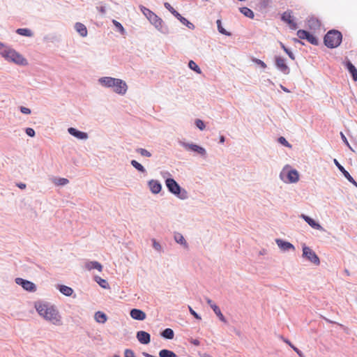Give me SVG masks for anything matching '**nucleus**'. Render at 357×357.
<instances>
[{"label": "nucleus", "instance_id": "obj_1", "mask_svg": "<svg viewBox=\"0 0 357 357\" xmlns=\"http://www.w3.org/2000/svg\"><path fill=\"white\" fill-rule=\"evenodd\" d=\"M35 308L40 317L51 324L60 326L62 324L61 317L56 307L50 303L38 301Z\"/></svg>", "mask_w": 357, "mask_h": 357}, {"label": "nucleus", "instance_id": "obj_2", "mask_svg": "<svg viewBox=\"0 0 357 357\" xmlns=\"http://www.w3.org/2000/svg\"><path fill=\"white\" fill-rule=\"evenodd\" d=\"M0 54L7 61L13 62L17 65L26 66L27 61L20 54L13 49L6 47L3 43H0Z\"/></svg>", "mask_w": 357, "mask_h": 357}, {"label": "nucleus", "instance_id": "obj_3", "mask_svg": "<svg viewBox=\"0 0 357 357\" xmlns=\"http://www.w3.org/2000/svg\"><path fill=\"white\" fill-rule=\"evenodd\" d=\"M165 185L169 192L176 195L178 198L185 200L188 198V192L182 188L179 184L172 178H167Z\"/></svg>", "mask_w": 357, "mask_h": 357}, {"label": "nucleus", "instance_id": "obj_4", "mask_svg": "<svg viewBox=\"0 0 357 357\" xmlns=\"http://www.w3.org/2000/svg\"><path fill=\"white\" fill-rule=\"evenodd\" d=\"M280 178L285 183H295L299 180V174L296 169L287 165L280 172Z\"/></svg>", "mask_w": 357, "mask_h": 357}, {"label": "nucleus", "instance_id": "obj_5", "mask_svg": "<svg viewBox=\"0 0 357 357\" xmlns=\"http://www.w3.org/2000/svg\"><path fill=\"white\" fill-rule=\"evenodd\" d=\"M342 40L341 32L337 30L329 31L324 36V43L329 48L338 47Z\"/></svg>", "mask_w": 357, "mask_h": 357}, {"label": "nucleus", "instance_id": "obj_6", "mask_svg": "<svg viewBox=\"0 0 357 357\" xmlns=\"http://www.w3.org/2000/svg\"><path fill=\"white\" fill-rule=\"evenodd\" d=\"M142 13L146 17L149 21L158 30H162L163 22L161 18L156 15L149 8L143 6H139Z\"/></svg>", "mask_w": 357, "mask_h": 357}, {"label": "nucleus", "instance_id": "obj_7", "mask_svg": "<svg viewBox=\"0 0 357 357\" xmlns=\"http://www.w3.org/2000/svg\"><path fill=\"white\" fill-rule=\"evenodd\" d=\"M303 257L315 265H319L320 260L317 255L306 245L303 246Z\"/></svg>", "mask_w": 357, "mask_h": 357}, {"label": "nucleus", "instance_id": "obj_8", "mask_svg": "<svg viewBox=\"0 0 357 357\" xmlns=\"http://www.w3.org/2000/svg\"><path fill=\"white\" fill-rule=\"evenodd\" d=\"M15 283L18 285H20L24 290L27 291L34 292L36 291V284L29 280H26L21 278H15Z\"/></svg>", "mask_w": 357, "mask_h": 357}, {"label": "nucleus", "instance_id": "obj_9", "mask_svg": "<svg viewBox=\"0 0 357 357\" xmlns=\"http://www.w3.org/2000/svg\"><path fill=\"white\" fill-rule=\"evenodd\" d=\"M165 7L170 11L176 17H177L181 22L186 25L188 28L191 29L193 27V24L190 23L187 19L182 17L169 3L166 2L164 3Z\"/></svg>", "mask_w": 357, "mask_h": 357}, {"label": "nucleus", "instance_id": "obj_10", "mask_svg": "<svg viewBox=\"0 0 357 357\" xmlns=\"http://www.w3.org/2000/svg\"><path fill=\"white\" fill-rule=\"evenodd\" d=\"M297 36L300 39L307 40L312 45L318 44L317 38L307 31L298 30L297 31Z\"/></svg>", "mask_w": 357, "mask_h": 357}, {"label": "nucleus", "instance_id": "obj_11", "mask_svg": "<svg viewBox=\"0 0 357 357\" xmlns=\"http://www.w3.org/2000/svg\"><path fill=\"white\" fill-rule=\"evenodd\" d=\"M112 88H113V91L115 93H116L118 94H121V95H124L127 91L128 86H127L126 83L124 81H123L122 79H116L115 83L113 85Z\"/></svg>", "mask_w": 357, "mask_h": 357}, {"label": "nucleus", "instance_id": "obj_12", "mask_svg": "<svg viewBox=\"0 0 357 357\" xmlns=\"http://www.w3.org/2000/svg\"><path fill=\"white\" fill-rule=\"evenodd\" d=\"M205 300L207 303V304L211 307V309L213 310L214 313L216 314V316L219 318V319L224 322L227 323V319H225V316L221 312L220 309L219 307L213 302L211 299H210L208 297L205 298Z\"/></svg>", "mask_w": 357, "mask_h": 357}, {"label": "nucleus", "instance_id": "obj_13", "mask_svg": "<svg viewBox=\"0 0 357 357\" xmlns=\"http://www.w3.org/2000/svg\"><path fill=\"white\" fill-rule=\"evenodd\" d=\"M282 20L289 25L290 29L294 30L296 29L297 24L294 22V17L292 16L291 11L284 12L282 15Z\"/></svg>", "mask_w": 357, "mask_h": 357}, {"label": "nucleus", "instance_id": "obj_14", "mask_svg": "<svg viewBox=\"0 0 357 357\" xmlns=\"http://www.w3.org/2000/svg\"><path fill=\"white\" fill-rule=\"evenodd\" d=\"M335 165L338 168V169L343 174L344 177L353 185L357 187L356 181L353 178V177L350 175V174L344 169V167L335 159L333 160Z\"/></svg>", "mask_w": 357, "mask_h": 357}, {"label": "nucleus", "instance_id": "obj_15", "mask_svg": "<svg viewBox=\"0 0 357 357\" xmlns=\"http://www.w3.org/2000/svg\"><path fill=\"white\" fill-rule=\"evenodd\" d=\"M136 337L137 340L143 344H148L151 342V335L149 333L144 331H139L137 332Z\"/></svg>", "mask_w": 357, "mask_h": 357}, {"label": "nucleus", "instance_id": "obj_16", "mask_svg": "<svg viewBox=\"0 0 357 357\" xmlns=\"http://www.w3.org/2000/svg\"><path fill=\"white\" fill-rule=\"evenodd\" d=\"M275 64L277 68L284 74H288L289 73V69L286 64L285 59L284 58L281 56H276Z\"/></svg>", "mask_w": 357, "mask_h": 357}, {"label": "nucleus", "instance_id": "obj_17", "mask_svg": "<svg viewBox=\"0 0 357 357\" xmlns=\"http://www.w3.org/2000/svg\"><path fill=\"white\" fill-rule=\"evenodd\" d=\"M275 242H276V244L278 245V246L279 247V248L284 252L289 251L290 250H291L293 251L295 250V247L294 246L293 244H291L289 242L284 241H283L282 239H279V238L276 239Z\"/></svg>", "mask_w": 357, "mask_h": 357}, {"label": "nucleus", "instance_id": "obj_18", "mask_svg": "<svg viewBox=\"0 0 357 357\" xmlns=\"http://www.w3.org/2000/svg\"><path fill=\"white\" fill-rule=\"evenodd\" d=\"M148 185L153 194H158L162 190V185L158 180H150L148 182Z\"/></svg>", "mask_w": 357, "mask_h": 357}, {"label": "nucleus", "instance_id": "obj_19", "mask_svg": "<svg viewBox=\"0 0 357 357\" xmlns=\"http://www.w3.org/2000/svg\"><path fill=\"white\" fill-rule=\"evenodd\" d=\"M130 317L135 320L143 321L146 319V313L139 309H132L130 312Z\"/></svg>", "mask_w": 357, "mask_h": 357}, {"label": "nucleus", "instance_id": "obj_20", "mask_svg": "<svg viewBox=\"0 0 357 357\" xmlns=\"http://www.w3.org/2000/svg\"><path fill=\"white\" fill-rule=\"evenodd\" d=\"M183 145H184V147L185 148V149H187V150L196 152L200 155H204L206 153L205 149L198 145L193 144H184Z\"/></svg>", "mask_w": 357, "mask_h": 357}, {"label": "nucleus", "instance_id": "obj_21", "mask_svg": "<svg viewBox=\"0 0 357 357\" xmlns=\"http://www.w3.org/2000/svg\"><path fill=\"white\" fill-rule=\"evenodd\" d=\"M301 217L311 227L319 230L322 229V227L310 217L304 214Z\"/></svg>", "mask_w": 357, "mask_h": 357}, {"label": "nucleus", "instance_id": "obj_22", "mask_svg": "<svg viewBox=\"0 0 357 357\" xmlns=\"http://www.w3.org/2000/svg\"><path fill=\"white\" fill-rule=\"evenodd\" d=\"M68 132L77 139H85L88 137V135L86 132L79 131L74 128H68Z\"/></svg>", "mask_w": 357, "mask_h": 357}, {"label": "nucleus", "instance_id": "obj_23", "mask_svg": "<svg viewBox=\"0 0 357 357\" xmlns=\"http://www.w3.org/2000/svg\"><path fill=\"white\" fill-rule=\"evenodd\" d=\"M174 239L177 243L183 245L185 248H188V243L181 233L175 232L174 234Z\"/></svg>", "mask_w": 357, "mask_h": 357}, {"label": "nucleus", "instance_id": "obj_24", "mask_svg": "<svg viewBox=\"0 0 357 357\" xmlns=\"http://www.w3.org/2000/svg\"><path fill=\"white\" fill-rule=\"evenodd\" d=\"M116 78L110 77H102L99 79L100 83L105 87H113Z\"/></svg>", "mask_w": 357, "mask_h": 357}, {"label": "nucleus", "instance_id": "obj_25", "mask_svg": "<svg viewBox=\"0 0 357 357\" xmlns=\"http://www.w3.org/2000/svg\"><path fill=\"white\" fill-rule=\"evenodd\" d=\"M85 268L91 271L92 269H97L98 271L101 272L102 270V266L98 261H88L85 264Z\"/></svg>", "mask_w": 357, "mask_h": 357}, {"label": "nucleus", "instance_id": "obj_26", "mask_svg": "<svg viewBox=\"0 0 357 357\" xmlns=\"http://www.w3.org/2000/svg\"><path fill=\"white\" fill-rule=\"evenodd\" d=\"M94 319L98 323L105 324L107 320V317L105 313L98 311L95 313Z\"/></svg>", "mask_w": 357, "mask_h": 357}, {"label": "nucleus", "instance_id": "obj_27", "mask_svg": "<svg viewBox=\"0 0 357 357\" xmlns=\"http://www.w3.org/2000/svg\"><path fill=\"white\" fill-rule=\"evenodd\" d=\"M75 28L76 31L80 34L81 36L85 37L87 36V29L86 26L80 22L75 24Z\"/></svg>", "mask_w": 357, "mask_h": 357}, {"label": "nucleus", "instance_id": "obj_28", "mask_svg": "<svg viewBox=\"0 0 357 357\" xmlns=\"http://www.w3.org/2000/svg\"><path fill=\"white\" fill-rule=\"evenodd\" d=\"M346 66L351 74L353 79L357 81V69L356 67L349 61L346 63Z\"/></svg>", "mask_w": 357, "mask_h": 357}, {"label": "nucleus", "instance_id": "obj_29", "mask_svg": "<svg viewBox=\"0 0 357 357\" xmlns=\"http://www.w3.org/2000/svg\"><path fill=\"white\" fill-rule=\"evenodd\" d=\"M52 182L57 186H63L67 185L69 181L66 178L54 177L52 178Z\"/></svg>", "mask_w": 357, "mask_h": 357}, {"label": "nucleus", "instance_id": "obj_30", "mask_svg": "<svg viewBox=\"0 0 357 357\" xmlns=\"http://www.w3.org/2000/svg\"><path fill=\"white\" fill-rule=\"evenodd\" d=\"M59 290L61 294L67 296H71L73 293L72 288L63 284L59 285Z\"/></svg>", "mask_w": 357, "mask_h": 357}, {"label": "nucleus", "instance_id": "obj_31", "mask_svg": "<svg viewBox=\"0 0 357 357\" xmlns=\"http://www.w3.org/2000/svg\"><path fill=\"white\" fill-rule=\"evenodd\" d=\"M161 335L162 337L167 340H172L174 336V331L171 328H165L162 333Z\"/></svg>", "mask_w": 357, "mask_h": 357}, {"label": "nucleus", "instance_id": "obj_32", "mask_svg": "<svg viewBox=\"0 0 357 357\" xmlns=\"http://www.w3.org/2000/svg\"><path fill=\"white\" fill-rule=\"evenodd\" d=\"M158 354L160 357H177L174 351L166 349L160 350Z\"/></svg>", "mask_w": 357, "mask_h": 357}, {"label": "nucleus", "instance_id": "obj_33", "mask_svg": "<svg viewBox=\"0 0 357 357\" xmlns=\"http://www.w3.org/2000/svg\"><path fill=\"white\" fill-rule=\"evenodd\" d=\"M240 11L242 14H243L245 16L252 19L254 17V13L252 10L247 7H243L240 8Z\"/></svg>", "mask_w": 357, "mask_h": 357}, {"label": "nucleus", "instance_id": "obj_34", "mask_svg": "<svg viewBox=\"0 0 357 357\" xmlns=\"http://www.w3.org/2000/svg\"><path fill=\"white\" fill-rule=\"evenodd\" d=\"M281 338L283 340V341L284 342H286L287 344H288L293 349L295 352H296V354L300 356V357H303V352L299 350L297 347H296L295 346H294L291 342L285 338H284L283 337H281Z\"/></svg>", "mask_w": 357, "mask_h": 357}, {"label": "nucleus", "instance_id": "obj_35", "mask_svg": "<svg viewBox=\"0 0 357 357\" xmlns=\"http://www.w3.org/2000/svg\"><path fill=\"white\" fill-rule=\"evenodd\" d=\"M131 165L136 169H137L139 172H142V173H144L146 172V169L145 168L143 167L142 165H141L139 162H138L137 161L135 160H132L131 161Z\"/></svg>", "mask_w": 357, "mask_h": 357}, {"label": "nucleus", "instance_id": "obj_36", "mask_svg": "<svg viewBox=\"0 0 357 357\" xmlns=\"http://www.w3.org/2000/svg\"><path fill=\"white\" fill-rule=\"evenodd\" d=\"M16 32L21 36H32L31 31L28 29H17Z\"/></svg>", "mask_w": 357, "mask_h": 357}, {"label": "nucleus", "instance_id": "obj_37", "mask_svg": "<svg viewBox=\"0 0 357 357\" xmlns=\"http://www.w3.org/2000/svg\"><path fill=\"white\" fill-rule=\"evenodd\" d=\"M217 26H218V29L220 33H221L222 34H224V35H226V36H230V33L227 32L222 26V22H221V20H218L217 22Z\"/></svg>", "mask_w": 357, "mask_h": 357}, {"label": "nucleus", "instance_id": "obj_38", "mask_svg": "<svg viewBox=\"0 0 357 357\" xmlns=\"http://www.w3.org/2000/svg\"><path fill=\"white\" fill-rule=\"evenodd\" d=\"M188 66L190 69H192V70L195 71L197 73H202L199 67L193 61H190Z\"/></svg>", "mask_w": 357, "mask_h": 357}, {"label": "nucleus", "instance_id": "obj_39", "mask_svg": "<svg viewBox=\"0 0 357 357\" xmlns=\"http://www.w3.org/2000/svg\"><path fill=\"white\" fill-rule=\"evenodd\" d=\"M96 281L99 284V285L101 287L105 288V289L107 288L108 282L105 280L102 279L100 277H96Z\"/></svg>", "mask_w": 357, "mask_h": 357}, {"label": "nucleus", "instance_id": "obj_40", "mask_svg": "<svg viewBox=\"0 0 357 357\" xmlns=\"http://www.w3.org/2000/svg\"><path fill=\"white\" fill-rule=\"evenodd\" d=\"M152 243H153V248L158 252H161L162 251V246L158 242L156 241L155 239H152Z\"/></svg>", "mask_w": 357, "mask_h": 357}, {"label": "nucleus", "instance_id": "obj_41", "mask_svg": "<svg viewBox=\"0 0 357 357\" xmlns=\"http://www.w3.org/2000/svg\"><path fill=\"white\" fill-rule=\"evenodd\" d=\"M114 26L121 32L123 33L125 31L123 26L121 25V24L116 20H114L112 21Z\"/></svg>", "mask_w": 357, "mask_h": 357}, {"label": "nucleus", "instance_id": "obj_42", "mask_svg": "<svg viewBox=\"0 0 357 357\" xmlns=\"http://www.w3.org/2000/svg\"><path fill=\"white\" fill-rule=\"evenodd\" d=\"M124 357H135V355L132 350L126 349L124 351Z\"/></svg>", "mask_w": 357, "mask_h": 357}, {"label": "nucleus", "instance_id": "obj_43", "mask_svg": "<svg viewBox=\"0 0 357 357\" xmlns=\"http://www.w3.org/2000/svg\"><path fill=\"white\" fill-rule=\"evenodd\" d=\"M195 124L197 127L199 128L201 130H203L205 128L204 123L200 119H197L195 121Z\"/></svg>", "mask_w": 357, "mask_h": 357}, {"label": "nucleus", "instance_id": "obj_44", "mask_svg": "<svg viewBox=\"0 0 357 357\" xmlns=\"http://www.w3.org/2000/svg\"><path fill=\"white\" fill-rule=\"evenodd\" d=\"M189 312L190 313L197 319L200 320L202 318L201 317L190 307L188 306Z\"/></svg>", "mask_w": 357, "mask_h": 357}, {"label": "nucleus", "instance_id": "obj_45", "mask_svg": "<svg viewBox=\"0 0 357 357\" xmlns=\"http://www.w3.org/2000/svg\"><path fill=\"white\" fill-rule=\"evenodd\" d=\"M253 61L255 63L259 65L261 68H266V64L263 61L258 59H255Z\"/></svg>", "mask_w": 357, "mask_h": 357}, {"label": "nucleus", "instance_id": "obj_46", "mask_svg": "<svg viewBox=\"0 0 357 357\" xmlns=\"http://www.w3.org/2000/svg\"><path fill=\"white\" fill-rule=\"evenodd\" d=\"M137 153L142 155V156H150L151 154L145 149H140L137 150Z\"/></svg>", "mask_w": 357, "mask_h": 357}, {"label": "nucleus", "instance_id": "obj_47", "mask_svg": "<svg viewBox=\"0 0 357 357\" xmlns=\"http://www.w3.org/2000/svg\"><path fill=\"white\" fill-rule=\"evenodd\" d=\"M278 141L280 143H281L282 144H283L284 146H290L289 142L286 140V139L283 137H280L279 139H278Z\"/></svg>", "mask_w": 357, "mask_h": 357}, {"label": "nucleus", "instance_id": "obj_48", "mask_svg": "<svg viewBox=\"0 0 357 357\" xmlns=\"http://www.w3.org/2000/svg\"><path fill=\"white\" fill-rule=\"evenodd\" d=\"M26 133L30 137H33L35 135L34 130L31 128H28L26 129Z\"/></svg>", "mask_w": 357, "mask_h": 357}, {"label": "nucleus", "instance_id": "obj_49", "mask_svg": "<svg viewBox=\"0 0 357 357\" xmlns=\"http://www.w3.org/2000/svg\"><path fill=\"white\" fill-rule=\"evenodd\" d=\"M20 111L22 113L25 114H29L31 113L30 109L25 107H21Z\"/></svg>", "mask_w": 357, "mask_h": 357}, {"label": "nucleus", "instance_id": "obj_50", "mask_svg": "<svg viewBox=\"0 0 357 357\" xmlns=\"http://www.w3.org/2000/svg\"><path fill=\"white\" fill-rule=\"evenodd\" d=\"M188 340L191 344L195 346H199L200 344V342L197 339L190 338Z\"/></svg>", "mask_w": 357, "mask_h": 357}, {"label": "nucleus", "instance_id": "obj_51", "mask_svg": "<svg viewBox=\"0 0 357 357\" xmlns=\"http://www.w3.org/2000/svg\"><path fill=\"white\" fill-rule=\"evenodd\" d=\"M161 174V176L163 178H165L166 180L167 178H169V176H171V174H169V172H167V171H163V172H160Z\"/></svg>", "mask_w": 357, "mask_h": 357}, {"label": "nucleus", "instance_id": "obj_52", "mask_svg": "<svg viewBox=\"0 0 357 357\" xmlns=\"http://www.w3.org/2000/svg\"><path fill=\"white\" fill-rule=\"evenodd\" d=\"M285 52L288 54V56H289L292 60H294V59H295V56H294V55L293 54V53H292L290 50H289L287 49V52Z\"/></svg>", "mask_w": 357, "mask_h": 357}, {"label": "nucleus", "instance_id": "obj_53", "mask_svg": "<svg viewBox=\"0 0 357 357\" xmlns=\"http://www.w3.org/2000/svg\"><path fill=\"white\" fill-rule=\"evenodd\" d=\"M17 185L20 189H24L26 188V184L23 183H17Z\"/></svg>", "mask_w": 357, "mask_h": 357}, {"label": "nucleus", "instance_id": "obj_54", "mask_svg": "<svg viewBox=\"0 0 357 357\" xmlns=\"http://www.w3.org/2000/svg\"><path fill=\"white\" fill-rule=\"evenodd\" d=\"M99 11L102 13H105V8L103 7V6H101L98 8Z\"/></svg>", "mask_w": 357, "mask_h": 357}, {"label": "nucleus", "instance_id": "obj_55", "mask_svg": "<svg viewBox=\"0 0 357 357\" xmlns=\"http://www.w3.org/2000/svg\"><path fill=\"white\" fill-rule=\"evenodd\" d=\"M280 46L284 52H287V48L284 46V45L282 43H280Z\"/></svg>", "mask_w": 357, "mask_h": 357}, {"label": "nucleus", "instance_id": "obj_56", "mask_svg": "<svg viewBox=\"0 0 357 357\" xmlns=\"http://www.w3.org/2000/svg\"><path fill=\"white\" fill-rule=\"evenodd\" d=\"M281 89L284 91V92H287V93H289V90L287 89L286 87L283 86H281Z\"/></svg>", "mask_w": 357, "mask_h": 357}, {"label": "nucleus", "instance_id": "obj_57", "mask_svg": "<svg viewBox=\"0 0 357 357\" xmlns=\"http://www.w3.org/2000/svg\"><path fill=\"white\" fill-rule=\"evenodd\" d=\"M341 135H342V139H343L345 142H347V139H346L345 136H344L342 133H341Z\"/></svg>", "mask_w": 357, "mask_h": 357}, {"label": "nucleus", "instance_id": "obj_58", "mask_svg": "<svg viewBox=\"0 0 357 357\" xmlns=\"http://www.w3.org/2000/svg\"><path fill=\"white\" fill-rule=\"evenodd\" d=\"M225 142V137L223 136L220 137V142L223 143Z\"/></svg>", "mask_w": 357, "mask_h": 357}, {"label": "nucleus", "instance_id": "obj_59", "mask_svg": "<svg viewBox=\"0 0 357 357\" xmlns=\"http://www.w3.org/2000/svg\"><path fill=\"white\" fill-rule=\"evenodd\" d=\"M202 357H212V356H210L209 354H204Z\"/></svg>", "mask_w": 357, "mask_h": 357}, {"label": "nucleus", "instance_id": "obj_60", "mask_svg": "<svg viewBox=\"0 0 357 357\" xmlns=\"http://www.w3.org/2000/svg\"><path fill=\"white\" fill-rule=\"evenodd\" d=\"M73 163H74L76 166H78V162H77L76 160H73Z\"/></svg>", "mask_w": 357, "mask_h": 357}, {"label": "nucleus", "instance_id": "obj_61", "mask_svg": "<svg viewBox=\"0 0 357 357\" xmlns=\"http://www.w3.org/2000/svg\"><path fill=\"white\" fill-rule=\"evenodd\" d=\"M265 253V250L260 251V255H264Z\"/></svg>", "mask_w": 357, "mask_h": 357}, {"label": "nucleus", "instance_id": "obj_62", "mask_svg": "<svg viewBox=\"0 0 357 357\" xmlns=\"http://www.w3.org/2000/svg\"><path fill=\"white\" fill-rule=\"evenodd\" d=\"M345 272H346V274H347V275H349V271H348L347 270H346V271H345Z\"/></svg>", "mask_w": 357, "mask_h": 357}]
</instances>
